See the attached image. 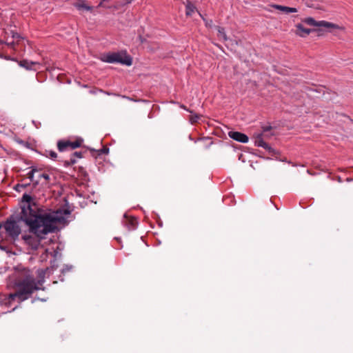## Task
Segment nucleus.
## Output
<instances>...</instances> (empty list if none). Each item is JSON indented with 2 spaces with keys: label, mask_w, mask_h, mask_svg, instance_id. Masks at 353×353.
Here are the masks:
<instances>
[{
  "label": "nucleus",
  "mask_w": 353,
  "mask_h": 353,
  "mask_svg": "<svg viewBox=\"0 0 353 353\" xmlns=\"http://www.w3.org/2000/svg\"><path fill=\"white\" fill-rule=\"evenodd\" d=\"M70 213L69 208H60L51 214L43 213L37 197L23 193V223L29 227L31 232L40 239L48 233L57 230V223L68 224L64 215Z\"/></svg>",
  "instance_id": "f257e3e1"
},
{
  "label": "nucleus",
  "mask_w": 353,
  "mask_h": 353,
  "mask_svg": "<svg viewBox=\"0 0 353 353\" xmlns=\"http://www.w3.org/2000/svg\"><path fill=\"white\" fill-rule=\"evenodd\" d=\"M51 265L46 269L38 270L39 279L36 282L34 279L30 281L28 279L23 278V301L28 299L29 295L34 291L41 289L39 285H42L44 283V278L46 275L50 276L54 270H57L58 265L55 261H51Z\"/></svg>",
  "instance_id": "f03ea898"
},
{
  "label": "nucleus",
  "mask_w": 353,
  "mask_h": 353,
  "mask_svg": "<svg viewBox=\"0 0 353 353\" xmlns=\"http://www.w3.org/2000/svg\"><path fill=\"white\" fill-rule=\"evenodd\" d=\"M22 222V210L19 213L12 214L4 223L3 227L7 234L12 239H15L21 233V223Z\"/></svg>",
  "instance_id": "7ed1b4c3"
},
{
  "label": "nucleus",
  "mask_w": 353,
  "mask_h": 353,
  "mask_svg": "<svg viewBox=\"0 0 353 353\" xmlns=\"http://www.w3.org/2000/svg\"><path fill=\"white\" fill-rule=\"evenodd\" d=\"M102 60L105 62L111 63H119L128 66H130L132 64V57L128 54L125 50H121L117 52L108 53L103 56Z\"/></svg>",
  "instance_id": "20e7f679"
},
{
  "label": "nucleus",
  "mask_w": 353,
  "mask_h": 353,
  "mask_svg": "<svg viewBox=\"0 0 353 353\" xmlns=\"http://www.w3.org/2000/svg\"><path fill=\"white\" fill-rule=\"evenodd\" d=\"M303 22L305 23L307 25L314 27H318V29H321V28H324L326 29H339L340 27L333 23L328 22L326 21H316L312 17L305 18L302 20Z\"/></svg>",
  "instance_id": "39448f33"
},
{
  "label": "nucleus",
  "mask_w": 353,
  "mask_h": 353,
  "mask_svg": "<svg viewBox=\"0 0 353 353\" xmlns=\"http://www.w3.org/2000/svg\"><path fill=\"white\" fill-rule=\"evenodd\" d=\"M83 142V140L81 138H77L74 141L59 140L57 142V148L59 152H63L69 148L71 150H74L81 147Z\"/></svg>",
  "instance_id": "423d86ee"
},
{
  "label": "nucleus",
  "mask_w": 353,
  "mask_h": 353,
  "mask_svg": "<svg viewBox=\"0 0 353 353\" xmlns=\"http://www.w3.org/2000/svg\"><path fill=\"white\" fill-rule=\"evenodd\" d=\"M296 30L295 31L296 34L301 37H305L306 36L309 35L312 32L322 31V29L306 28L301 23H297L296 25Z\"/></svg>",
  "instance_id": "0eeeda50"
},
{
  "label": "nucleus",
  "mask_w": 353,
  "mask_h": 353,
  "mask_svg": "<svg viewBox=\"0 0 353 353\" xmlns=\"http://www.w3.org/2000/svg\"><path fill=\"white\" fill-rule=\"evenodd\" d=\"M28 169H30L26 175L27 177L25 176L23 174V181L26 179H29V183H23V188H26L28 185H30V182L33 183L34 185V180H35V174L36 172H39V169L37 168L36 166H31Z\"/></svg>",
  "instance_id": "6e6552de"
},
{
  "label": "nucleus",
  "mask_w": 353,
  "mask_h": 353,
  "mask_svg": "<svg viewBox=\"0 0 353 353\" xmlns=\"http://www.w3.org/2000/svg\"><path fill=\"white\" fill-rule=\"evenodd\" d=\"M228 136L231 139L243 143H247L249 140L248 137L245 134L240 132L230 131L228 132Z\"/></svg>",
  "instance_id": "1a4fd4ad"
},
{
  "label": "nucleus",
  "mask_w": 353,
  "mask_h": 353,
  "mask_svg": "<svg viewBox=\"0 0 353 353\" xmlns=\"http://www.w3.org/2000/svg\"><path fill=\"white\" fill-rule=\"evenodd\" d=\"M73 6L80 11L92 12L93 10V7L88 6L85 0H77Z\"/></svg>",
  "instance_id": "9d476101"
},
{
  "label": "nucleus",
  "mask_w": 353,
  "mask_h": 353,
  "mask_svg": "<svg viewBox=\"0 0 353 353\" xmlns=\"http://www.w3.org/2000/svg\"><path fill=\"white\" fill-rule=\"evenodd\" d=\"M23 68L26 70H32L36 72L40 69V63L38 61H32L23 59Z\"/></svg>",
  "instance_id": "9b49d317"
},
{
  "label": "nucleus",
  "mask_w": 353,
  "mask_h": 353,
  "mask_svg": "<svg viewBox=\"0 0 353 353\" xmlns=\"http://www.w3.org/2000/svg\"><path fill=\"white\" fill-rule=\"evenodd\" d=\"M124 218L125 219V225L129 230L136 229L138 225V221L135 217H128L125 214Z\"/></svg>",
  "instance_id": "f8f14e48"
},
{
  "label": "nucleus",
  "mask_w": 353,
  "mask_h": 353,
  "mask_svg": "<svg viewBox=\"0 0 353 353\" xmlns=\"http://www.w3.org/2000/svg\"><path fill=\"white\" fill-rule=\"evenodd\" d=\"M91 152L92 156L97 157L103 154H108L109 152V148L107 146H103V148L99 150H94L92 148L89 149Z\"/></svg>",
  "instance_id": "ddd939ff"
},
{
  "label": "nucleus",
  "mask_w": 353,
  "mask_h": 353,
  "mask_svg": "<svg viewBox=\"0 0 353 353\" xmlns=\"http://www.w3.org/2000/svg\"><path fill=\"white\" fill-rule=\"evenodd\" d=\"M195 9H196L195 6L190 1H188V3L185 6L186 16H192V13L195 10Z\"/></svg>",
  "instance_id": "4468645a"
},
{
  "label": "nucleus",
  "mask_w": 353,
  "mask_h": 353,
  "mask_svg": "<svg viewBox=\"0 0 353 353\" xmlns=\"http://www.w3.org/2000/svg\"><path fill=\"white\" fill-rule=\"evenodd\" d=\"M255 145L258 147H263L266 145V142L263 139V133L259 134L255 139Z\"/></svg>",
  "instance_id": "2eb2a0df"
},
{
  "label": "nucleus",
  "mask_w": 353,
  "mask_h": 353,
  "mask_svg": "<svg viewBox=\"0 0 353 353\" xmlns=\"http://www.w3.org/2000/svg\"><path fill=\"white\" fill-rule=\"evenodd\" d=\"M216 29L218 31V37H222L224 41H227L228 37L226 36L224 28L220 27V26H216Z\"/></svg>",
  "instance_id": "dca6fc26"
},
{
  "label": "nucleus",
  "mask_w": 353,
  "mask_h": 353,
  "mask_svg": "<svg viewBox=\"0 0 353 353\" xmlns=\"http://www.w3.org/2000/svg\"><path fill=\"white\" fill-rule=\"evenodd\" d=\"M21 295H22V293L20 292L15 293V294H11L9 296V303H11L15 299H18V303H19Z\"/></svg>",
  "instance_id": "f3484780"
},
{
  "label": "nucleus",
  "mask_w": 353,
  "mask_h": 353,
  "mask_svg": "<svg viewBox=\"0 0 353 353\" xmlns=\"http://www.w3.org/2000/svg\"><path fill=\"white\" fill-rule=\"evenodd\" d=\"M272 7L276 10L283 11L285 13H289V7H288V6L274 4V5H272Z\"/></svg>",
  "instance_id": "a211bd4d"
},
{
  "label": "nucleus",
  "mask_w": 353,
  "mask_h": 353,
  "mask_svg": "<svg viewBox=\"0 0 353 353\" xmlns=\"http://www.w3.org/2000/svg\"><path fill=\"white\" fill-rule=\"evenodd\" d=\"M46 152V154H45V155H46L47 157H50V158H51V159H56V158L57 157V153H56L54 151H52V150H50V151L46 150V152Z\"/></svg>",
  "instance_id": "6ab92c4d"
},
{
  "label": "nucleus",
  "mask_w": 353,
  "mask_h": 353,
  "mask_svg": "<svg viewBox=\"0 0 353 353\" xmlns=\"http://www.w3.org/2000/svg\"><path fill=\"white\" fill-rule=\"evenodd\" d=\"M76 162L77 161L74 159V157H72L69 161H65L64 162V165L65 167H68L70 165H74V163H76Z\"/></svg>",
  "instance_id": "aec40b11"
},
{
  "label": "nucleus",
  "mask_w": 353,
  "mask_h": 353,
  "mask_svg": "<svg viewBox=\"0 0 353 353\" xmlns=\"http://www.w3.org/2000/svg\"><path fill=\"white\" fill-rule=\"evenodd\" d=\"M262 148H263L264 149H265L266 150H268L270 153H271L273 156L276 155V154L277 153L274 149H272L267 143H266V145H264L263 146Z\"/></svg>",
  "instance_id": "412c9836"
},
{
  "label": "nucleus",
  "mask_w": 353,
  "mask_h": 353,
  "mask_svg": "<svg viewBox=\"0 0 353 353\" xmlns=\"http://www.w3.org/2000/svg\"><path fill=\"white\" fill-rule=\"evenodd\" d=\"M41 169L39 168V176L43 178L47 182L50 181V176L46 173H41Z\"/></svg>",
  "instance_id": "4be33fe9"
},
{
  "label": "nucleus",
  "mask_w": 353,
  "mask_h": 353,
  "mask_svg": "<svg viewBox=\"0 0 353 353\" xmlns=\"http://www.w3.org/2000/svg\"><path fill=\"white\" fill-rule=\"evenodd\" d=\"M72 268V265H65L61 270V274H64L65 272L70 271Z\"/></svg>",
  "instance_id": "5701e85b"
},
{
  "label": "nucleus",
  "mask_w": 353,
  "mask_h": 353,
  "mask_svg": "<svg viewBox=\"0 0 353 353\" xmlns=\"http://www.w3.org/2000/svg\"><path fill=\"white\" fill-rule=\"evenodd\" d=\"M200 118V115L197 114H195L192 116H191L190 120V121L193 123H196L198 121V119Z\"/></svg>",
  "instance_id": "b1692460"
},
{
  "label": "nucleus",
  "mask_w": 353,
  "mask_h": 353,
  "mask_svg": "<svg viewBox=\"0 0 353 353\" xmlns=\"http://www.w3.org/2000/svg\"><path fill=\"white\" fill-rule=\"evenodd\" d=\"M200 14L201 17L203 19V20L205 21V26H206L207 27H211V26H212V23H213V22H212V20H209V21H208V20H206V19H205V18H204V17H203L201 14Z\"/></svg>",
  "instance_id": "393cba45"
},
{
  "label": "nucleus",
  "mask_w": 353,
  "mask_h": 353,
  "mask_svg": "<svg viewBox=\"0 0 353 353\" xmlns=\"http://www.w3.org/2000/svg\"><path fill=\"white\" fill-rule=\"evenodd\" d=\"M41 179V176H39V172H36L35 174V180H34V185H37L40 179Z\"/></svg>",
  "instance_id": "a878e982"
},
{
  "label": "nucleus",
  "mask_w": 353,
  "mask_h": 353,
  "mask_svg": "<svg viewBox=\"0 0 353 353\" xmlns=\"http://www.w3.org/2000/svg\"><path fill=\"white\" fill-rule=\"evenodd\" d=\"M272 129V127L271 125H266V126L262 127L263 133L268 132L270 131Z\"/></svg>",
  "instance_id": "bb28decb"
},
{
  "label": "nucleus",
  "mask_w": 353,
  "mask_h": 353,
  "mask_svg": "<svg viewBox=\"0 0 353 353\" xmlns=\"http://www.w3.org/2000/svg\"><path fill=\"white\" fill-rule=\"evenodd\" d=\"M50 254L53 256L54 259L57 261V256L59 255L61 256V254L57 250H54L52 252H50Z\"/></svg>",
  "instance_id": "cd10ccee"
},
{
  "label": "nucleus",
  "mask_w": 353,
  "mask_h": 353,
  "mask_svg": "<svg viewBox=\"0 0 353 353\" xmlns=\"http://www.w3.org/2000/svg\"><path fill=\"white\" fill-rule=\"evenodd\" d=\"M72 157H78V158H82L83 157V152H74L72 153Z\"/></svg>",
  "instance_id": "c85d7f7f"
},
{
  "label": "nucleus",
  "mask_w": 353,
  "mask_h": 353,
  "mask_svg": "<svg viewBox=\"0 0 353 353\" xmlns=\"http://www.w3.org/2000/svg\"><path fill=\"white\" fill-rule=\"evenodd\" d=\"M23 241H25L26 243H28V244L30 243V239H31L28 236L23 235Z\"/></svg>",
  "instance_id": "c756f323"
},
{
  "label": "nucleus",
  "mask_w": 353,
  "mask_h": 353,
  "mask_svg": "<svg viewBox=\"0 0 353 353\" xmlns=\"http://www.w3.org/2000/svg\"><path fill=\"white\" fill-rule=\"evenodd\" d=\"M108 1H109V0H102V1L100 2V3L99 4V6H99V7L110 8L109 6H106L105 5V2H108Z\"/></svg>",
  "instance_id": "7c9ffc66"
},
{
  "label": "nucleus",
  "mask_w": 353,
  "mask_h": 353,
  "mask_svg": "<svg viewBox=\"0 0 353 353\" xmlns=\"http://www.w3.org/2000/svg\"><path fill=\"white\" fill-rule=\"evenodd\" d=\"M139 39L141 43H143L144 42L146 41V39L145 38H143L141 35L139 36Z\"/></svg>",
  "instance_id": "2f4dec72"
},
{
  "label": "nucleus",
  "mask_w": 353,
  "mask_h": 353,
  "mask_svg": "<svg viewBox=\"0 0 353 353\" xmlns=\"http://www.w3.org/2000/svg\"><path fill=\"white\" fill-rule=\"evenodd\" d=\"M133 0H123V3H122V6H125L126 4L131 3Z\"/></svg>",
  "instance_id": "473e14b6"
},
{
  "label": "nucleus",
  "mask_w": 353,
  "mask_h": 353,
  "mask_svg": "<svg viewBox=\"0 0 353 353\" xmlns=\"http://www.w3.org/2000/svg\"><path fill=\"white\" fill-rule=\"evenodd\" d=\"M297 12V9L296 8L289 7V13L290 12Z\"/></svg>",
  "instance_id": "72a5a7b5"
},
{
  "label": "nucleus",
  "mask_w": 353,
  "mask_h": 353,
  "mask_svg": "<svg viewBox=\"0 0 353 353\" xmlns=\"http://www.w3.org/2000/svg\"><path fill=\"white\" fill-rule=\"evenodd\" d=\"M305 90H306L307 91H316V92H319V90H314V89H312V88H310V87H307V88H305Z\"/></svg>",
  "instance_id": "f704fd0d"
},
{
  "label": "nucleus",
  "mask_w": 353,
  "mask_h": 353,
  "mask_svg": "<svg viewBox=\"0 0 353 353\" xmlns=\"http://www.w3.org/2000/svg\"><path fill=\"white\" fill-rule=\"evenodd\" d=\"M38 244H39V241H38V240H36V241H35V244H34V245H32V248L36 249V248H37Z\"/></svg>",
  "instance_id": "c9c22d12"
},
{
  "label": "nucleus",
  "mask_w": 353,
  "mask_h": 353,
  "mask_svg": "<svg viewBox=\"0 0 353 353\" xmlns=\"http://www.w3.org/2000/svg\"><path fill=\"white\" fill-rule=\"evenodd\" d=\"M22 188V185H19V184H17L16 186H15V189L17 191H19V189Z\"/></svg>",
  "instance_id": "e433bc0d"
},
{
  "label": "nucleus",
  "mask_w": 353,
  "mask_h": 353,
  "mask_svg": "<svg viewBox=\"0 0 353 353\" xmlns=\"http://www.w3.org/2000/svg\"><path fill=\"white\" fill-rule=\"evenodd\" d=\"M23 145L27 148H30V144L28 142H26V143L23 142Z\"/></svg>",
  "instance_id": "4c0bfd02"
},
{
  "label": "nucleus",
  "mask_w": 353,
  "mask_h": 353,
  "mask_svg": "<svg viewBox=\"0 0 353 353\" xmlns=\"http://www.w3.org/2000/svg\"><path fill=\"white\" fill-rule=\"evenodd\" d=\"M337 181H338L339 182H342V179H341V176H338V177H337Z\"/></svg>",
  "instance_id": "58836bf2"
},
{
  "label": "nucleus",
  "mask_w": 353,
  "mask_h": 353,
  "mask_svg": "<svg viewBox=\"0 0 353 353\" xmlns=\"http://www.w3.org/2000/svg\"><path fill=\"white\" fill-rule=\"evenodd\" d=\"M353 179L352 178H347L346 181L350 182L352 181Z\"/></svg>",
  "instance_id": "ea45409f"
},
{
  "label": "nucleus",
  "mask_w": 353,
  "mask_h": 353,
  "mask_svg": "<svg viewBox=\"0 0 353 353\" xmlns=\"http://www.w3.org/2000/svg\"><path fill=\"white\" fill-rule=\"evenodd\" d=\"M181 107L182 108H183V109L186 110H188L185 108V105H181Z\"/></svg>",
  "instance_id": "a19ab883"
},
{
  "label": "nucleus",
  "mask_w": 353,
  "mask_h": 353,
  "mask_svg": "<svg viewBox=\"0 0 353 353\" xmlns=\"http://www.w3.org/2000/svg\"><path fill=\"white\" fill-rule=\"evenodd\" d=\"M45 255H46V256H47V255H48V250H46V251H45Z\"/></svg>",
  "instance_id": "79ce46f5"
},
{
  "label": "nucleus",
  "mask_w": 353,
  "mask_h": 353,
  "mask_svg": "<svg viewBox=\"0 0 353 353\" xmlns=\"http://www.w3.org/2000/svg\"><path fill=\"white\" fill-rule=\"evenodd\" d=\"M105 93L108 94V95H110V93H109L108 92H105Z\"/></svg>",
  "instance_id": "37998d69"
},
{
  "label": "nucleus",
  "mask_w": 353,
  "mask_h": 353,
  "mask_svg": "<svg viewBox=\"0 0 353 353\" xmlns=\"http://www.w3.org/2000/svg\"><path fill=\"white\" fill-rule=\"evenodd\" d=\"M90 92L94 94L95 91H91Z\"/></svg>",
  "instance_id": "c03bdc74"
},
{
  "label": "nucleus",
  "mask_w": 353,
  "mask_h": 353,
  "mask_svg": "<svg viewBox=\"0 0 353 353\" xmlns=\"http://www.w3.org/2000/svg\"><path fill=\"white\" fill-rule=\"evenodd\" d=\"M1 228V224L0 223V228Z\"/></svg>",
  "instance_id": "a18cd8bd"
}]
</instances>
